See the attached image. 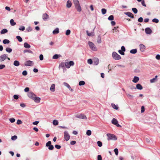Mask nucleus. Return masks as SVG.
<instances>
[{"mask_svg": "<svg viewBox=\"0 0 160 160\" xmlns=\"http://www.w3.org/2000/svg\"><path fill=\"white\" fill-rule=\"evenodd\" d=\"M63 84L65 86H66L68 88H70V86L67 83H66V82H64Z\"/></svg>", "mask_w": 160, "mask_h": 160, "instance_id": "49530a36", "label": "nucleus"}, {"mask_svg": "<svg viewBox=\"0 0 160 160\" xmlns=\"http://www.w3.org/2000/svg\"><path fill=\"white\" fill-rule=\"evenodd\" d=\"M22 122L21 120L18 119L17 121V124L19 125L20 124H21L22 123Z\"/></svg>", "mask_w": 160, "mask_h": 160, "instance_id": "680f3d73", "label": "nucleus"}, {"mask_svg": "<svg viewBox=\"0 0 160 160\" xmlns=\"http://www.w3.org/2000/svg\"><path fill=\"white\" fill-rule=\"evenodd\" d=\"M32 30V28L30 27H29L26 29L27 31L28 32H30Z\"/></svg>", "mask_w": 160, "mask_h": 160, "instance_id": "6e6d98bb", "label": "nucleus"}, {"mask_svg": "<svg viewBox=\"0 0 160 160\" xmlns=\"http://www.w3.org/2000/svg\"><path fill=\"white\" fill-rule=\"evenodd\" d=\"M107 135L108 137L107 139L108 140H116L117 139V137L113 134L108 133L107 134Z\"/></svg>", "mask_w": 160, "mask_h": 160, "instance_id": "f03ea898", "label": "nucleus"}, {"mask_svg": "<svg viewBox=\"0 0 160 160\" xmlns=\"http://www.w3.org/2000/svg\"><path fill=\"white\" fill-rule=\"evenodd\" d=\"M98 160H102V157L101 155H99L98 156Z\"/></svg>", "mask_w": 160, "mask_h": 160, "instance_id": "69168bd1", "label": "nucleus"}, {"mask_svg": "<svg viewBox=\"0 0 160 160\" xmlns=\"http://www.w3.org/2000/svg\"><path fill=\"white\" fill-rule=\"evenodd\" d=\"M102 11V14H105L107 12L106 9H104V8H102L101 10Z\"/></svg>", "mask_w": 160, "mask_h": 160, "instance_id": "a19ab883", "label": "nucleus"}, {"mask_svg": "<svg viewBox=\"0 0 160 160\" xmlns=\"http://www.w3.org/2000/svg\"><path fill=\"white\" fill-rule=\"evenodd\" d=\"M39 59L40 60H42L43 59V56L42 54H40L39 56Z\"/></svg>", "mask_w": 160, "mask_h": 160, "instance_id": "338daca9", "label": "nucleus"}, {"mask_svg": "<svg viewBox=\"0 0 160 160\" xmlns=\"http://www.w3.org/2000/svg\"><path fill=\"white\" fill-rule=\"evenodd\" d=\"M86 32L87 35L88 36H93L94 35V32H92L90 33L88 31H86Z\"/></svg>", "mask_w": 160, "mask_h": 160, "instance_id": "5701e85b", "label": "nucleus"}, {"mask_svg": "<svg viewBox=\"0 0 160 160\" xmlns=\"http://www.w3.org/2000/svg\"><path fill=\"white\" fill-rule=\"evenodd\" d=\"M139 80V78L136 76H135L134 78L132 80V82L134 83H137Z\"/></svg>", "mask_w": 160, "mask_h": 160, "instance_id": "6ab92c4d", "label": "nucleus"}, {"mask_svg": "<svg viewBox=\"0 0 160 160\" xmlns=\"http://www.w3.org/2000/svg\"><path fill=\"white\" fill-rule=\"evenodd\" d=\"M97 143L98 146L99 147H101L102 146V142L100 141H98Z\"/></svg>", "mask_w": 160, "mask_h": 160, "instance_id": "09e8293b", "label": "nucleus"}, {"mask_svg": "<svg viewBox=\"0 0 160 160\" xmlns=\"http://www.w3.org/2000/svg\"><path fill=\"white\" fill-rule=\"evenodd\" d=\"M71 2L69 0H68L67 2L66 6L68 8H70L72 6Z\"/></svg>", "mask_w": 160, "mask_h": 160, "instance_id": "a211bd4d", "label": "nucleus"}, {"mask_svg": "<svg viewBox=\"0 0 160 160\" xmlns=\"http://www.w3.org/2000/svg\"><path fill=\"white\" fill-rule=\"evenodd\" d=\"M10 24L12 26H13L16 24V23L14 22L13 19H11L10 21Z\"/></svg>", "mask_w": 160, "mask_h": 160, "instance_id": "cd10ccee", "label": "nucleus"}, {"mask_svg": "<svg viewBox=\"0 0 160 160\" xmlns=\"http://www.w3.org/2000/svg\"><path fill=\"white\" fill-rule=\"evenodd\" d=\"M51 142L50 141H48L46 144V147H49L48 149L50 150H52L54 148V147L52 145H51Z\"/></svg>", "mask_w": 160, "mask_h": 160, "instance_id": "1a4fd4ad", "label": "nucleus"}, {"mask_svg": "<svg viewBox=\"0 0 160 160\" xmlns=\"http://www.w3.org/2000/svg\"><path fill=\"white\" fill-rule=\"evenodd\" d=\"M27 52H28L29 53H33V52H32L31 51V50H27V49H26V50H24V51H23V52L24 53H25Z\"/></svg>", "mask_w": 160, "mask_h": 160, "instance_id": "2f4dec72", "label": "nucleus"}, {"mask_svg": "<svg viewBox=\"0 0 160 160\" xmlns=\"http://www.w3.org/2000/svg\"><path fill=\"white\" fill-rule=\"evenodd\" d=\"M22 74L24 76H26L27 74V72L26 71H24L22 72Z\"/></svg>", "mask_w": 160, "mask_h": 160, "instance_id": "0e129e2a", "label": "nucleus"}, {"mask_svg": "<svg viewBox=\"0 0 160 160\" xmlns=\"http://www.w3.org/2000/svg\"><path fill=\"white\" fill-rule=\"evenodd\" d=\"M3 42L4 44H8L10 42V41L8 40L5 39L3 40Z\"/></svg>", "mask_w": 160, "mask_h": 160, "instance_id": "72a5a7b5", "label": "nucleus"}, {"mask_svg": "<svg viewBox=\"0 0 160 160\" xmlns=\"http://www.w3.org/2000/svg\"><path fill=\"white\" fill-rule=\"evenodd\" d=\"M40 100L41 98H40L37 97V96H35V98H34L33 99V100L34 102L37 103L40 102Z\"/></svg>", "mask_w": 160, "mask_h": 160, "instance_id": "2eb2a0df", "label": "nucleus"}, {"mask_svg": "<svg viewBox=\"0 0 160 160\" xmlns=\"http://www.w3.org/2000/svg\"><path fill=\"white\" fill-rule=\"evenodd\" d=\"M132 10L134 13L136 14L138 12L137 9L136 8H132Z\"/></svg>", "mask_w": 160, "mask_h": 160, "instance_id": "de8ad7c7", "label": "nucleus"}, {"mask_svg": "<svg viewBox=\"0 0 160 160\" xmlns=\"http://www.w3.org/2000/svg\"><path fill=\"white\" fill-rule=\"evenodd\" d=\"M117 28H118V27L117 28L115 27L114 28L112 29L113 32H119V31L118 29H117Z\"/></svg>", "mask_w": 160, "mask_h": 160, "instance_id": "37998d69", "label": "nucleus"}, {"mask_svg": "<svg viewBox=\"0 0 160 160\" xmlns=\"http://www.w3.org/2000/svg\"><path fill=\"white\" fill-rule=\"evenodd\" d=\"M70 32H71V31L70 30H67V31H66V35H69L70 33Z\"/></svg>", "mask_w": 160, "mask_h": 160, "instance_id": "603ef678", "label": "nucleus"}, {"mask_svg": "<svg viewBox=\"0 0 160 160\" xmlns=\"http://www.w3.org/2000/svg\"><path fill=\"white\" fill-rule=\"evenodd\" d=\"M25 28L23 26H22L20 27L19 28V29L20 31H23L25 30Z\"/></svg>", "mask_w": 160, "mask_h": 160, "instance_id": "8fccbe9b", "label": "nucleus"}, {"mask_svg": "<svg viewBox=\"0 0 160 160\" xmlns=\"http://www.w3.org/2000/svg\"><path fill=\"white\" fill-rule=\"evenodd\" d=\"M108 20L110 21H112L113 20L114 17L113 15H111L108 18Z\"/></svg>", "mask_w": 160, "mask_h": 160, "instance_id": "ea45409f", "label": "nucleus"}, {"mask_svg": "<svg viewBox=\"0 0 160 160\" xmlns=\"http://www.w3.org/2000/svg\"><path fill=\"white\" fill-rule=\"evenodd\" d=\"M118 52L120 54L122 55H124V52L123 51H122L121 50H118Z\"/></svg>", "mask_w": 160, "mask_h": 160, "instance_id": "13d9d810", "label": "nucleus"}, {"mask_svg": "<svg viewBox=\"0 0 160 160\" xmlns=\"http://www.w3.org/2000/svg\"><path fill=\"white\" fill-rule=\"evenodd\" d=\"M16 38L19 42H21L22 41V38L20 36H16Z\"/></svg>", "mask_w": 160, "mask_h": 160, "instance_id": "c9c22d12", "label": "nucleus"}, {"mask_svg": "<svg viewBox=\"0 0 160 160\" xmlns=\"http://www.w3.org/2000/svg\"><path fill=\"white\" fill-rule=\"evenodd\" d=\"M59 32V28H56L52 32V33L53 34H55L58 33Z\"/></svg>", "mask_w": 160, "mask_h": 160, "instance_id": "aec40b11", "label": "nucleus"}, {"mask_svg": "<svg viewBox=\"0 0 160 160\" xmlns=\"http://www.w3.org/2000/svg\"><path fill=\"white\" fill-rule=\"evenodd\" d=\"M114 151L115 152V154L116 155H117L118 153V149L117 148H115L114 149Z\"/></svg>", "mask_w": 160, "mask_h": 160, "instance_id": "864d4df0", "label": "nucleus"}, {"mask_svg": "<svg viewBox=\"0 0 160 160\" xmlns=\"http://www.w3.org/2000/svg\"><path fill=\"white\" fill-rule=\"evenodd\" d=\"M5 67V66L4 64L0 65V69H3Z\"/></svg>", "mask_w": 160, "mask_h": 160, "instance_id": "052dcab7", "label": "nucleus"}, {"mask_svg": "<svg viewBox=\"0 0 160 160\" xmlns=\"http://www.w3.org/2000/svg\"><path fill=\"white\" fill-rule=\"evenodd\" d=\"M34 64V63L32 61L30 60L27 61L25 62L24 63V65L26 66H32Z\"/></svg>", "mask_w": 160, "mask_h": 160, "instance_id": "f8f14e48", "label": "nucleus"}, {"mask_svg": "<svg viewBox=\"0 0 160 160\" xmlns=\"http://www.w3.org/2000/svg\"><path fill=\"white\" fill-rule=\"evenodd\" d=\"M156 80H155V79L153 78L150 79V82L151 83H154L155 82Z\"/></svg>", "mask_w": 160, "mask_h": 160, "instance_id": "bf43d9fd", "label": "nucleus"}, {"mask_svg": "<svg viewBox=\"0 0 160 160\" xmlns=\"http://www.w3.org/2000/svg\"><path fill=\"white\" fill-rule=\"evenodd\" d=\"M141 109V113H143L145 111V107L144 106H142Z\"/></svg>", "mask_w": 160, "mask_h": 160, "instance_id": "79ce46f5", "label": "nucleus"}, {"mask_svg": "<svg viewBox=\"0 0 160 160\" xmlns=\"http://www.w3.org/2000/svg\"><path fill=\"white\" fill-rule=\"evenodd\" d=\"M17 138V136L16 135L13 136L11 137V139L12 140H15Z\"/></svg>", "mask_w": 160, "mask_h": 160, "instance_id": "3c124183", "label": "nucleus"}, {"mask_svg": "<svg viewBox=\"0 0 160 160\" xmlns=\"http://www.w3.org/2000/svg\"><path fill=\"white\" fill-rule=\"evenodd\" d=\"M137 52V49H132L130 51V52L132 54H135Z\"/></svg>", "mask_w": 160, "mask_h": 160, "instance_id": "c85d7f7f", "label": "nucleus"}, {"mask_svg": "<svg viewBox=\"0 0 160 160\" xmlns=\"http://www.w3.org/2000/svg\"><path fill=\"white\" fill-rule=\"evenodd\" d=\"M64 138L66 141H68L70 138V136L68 134V131H66L64 132Z\"/></svg>", "mask_w": 160, "mask_h": 160, "instance_id": "6e6552de", "label": "nucleus"}, {"mask_svg": "<svg viewBox=\"0 0 160 160\" xmlns=\"http://www.w3.org/2000/svg\"><path fill=\"white\" fill-rule=\"evenodd\" d=\"M29 88L28 87H27V88H25V89H24V91L25 92H28L29 91Z\"/></svg>", "mask_w": 160, "mask_h": 160, "instance_id": "774afa93", "label": "nucleus"}, {"mask_svg": "<svg viewBox=\"0 0 160 160\" xmlns=\"http://www.w3.org/2000/svg\"><path fill=\"white\" fill-rule=\"evenodd\" d=\"M6 50L7 52L10 53L12 52V50L10 48H6Z\"/></svg>", "mask_w": 160, "mask_h": 160, "instance_id": "e433bc0d", "label": "nucleus"}, {"mask_svg": "<svg viewBox=\"0 0 160 160\" xmlns=\"http://www.w3.org/2000/svg\"><path fill=\"white\" fill-rule=\"evenodd\" d=\"M88 64H92V60L91 59H88Z\"/></svg>", "mask_w": 160, "mask_h": 160, "instance_id": "5fc2aeb1", "label": "nucleus"}, {"mask_svg": "<svg viewBox=\"0 0 160 160\" xmlns=\"http://www.w3.org/2000/svg\"><path fill=\"white\" fill-rule=\"evenodd\" d=\"M65 63L62 62L60 64L59 68H65Z\"/></svg>", "mask_w": 160, "mask_h": 160, "instance_id": "4be33fe9", "label": "nucleus"}, {"mask_svg": "<svg viewBox=\"0 0 160 160\" xmlns=\"http://www.w3.org/2000/svg\"><path fill=\"white\" fill-rule=\"evenodd\" d=\"M42 19L45 21H47L49 18V16L47 13H44L42 15Z\"/></svg>", "mask_w": 160, "mask_h": 160, "instance_id": "4468645a", "label": "nucleus"}, {"mask_svg": "<svg viewBox=\"0 0 160 160\" xmlns=\"http://www.w3.org/2000/svg\"><path fill=\"white\" fill-rule=\"evenodd\" d=\"M75 117L77 118L82 119H87L86 116L83 114H78L75 115Z\"/></svg>", "mask_w": 160, "mask_h": 160, "instance_id": "39448f33", "label": "nucleus"}, {"mask_svg": "<svg viewBox=\"0 0 160 160\" xmlns=\"http://www.w3.org/2000/svg\"><path fill=\"white\" fill-rule=\"evenodd\" d=\"M8 31V30L7 29H3L1 30V34H4L7 33Z\"/></svg>", "mask_w": 160, "mask_h": 160, "instance_id": "c756f323", "label": "nucleus"}, {"mask_svg": "<svg viewBox=\"0 0 160 160\" xmlns=\"http://www.w3.org/2000/svg\"><path fill=\"white\" fill-rule=\"evenodd\" d=\"M74 64V62L72 61H70L69 62H65V67L69 68L71 66H72Z\"/></svg>", "mask_w": 160, "mask_h": 160, "instance_id": "423d86ee", "label": "nucleus"}, {"mask_svg": "<svg viewBox=\"0 0 160 160\" xmlns=\"http://www.w3.org/2000/svg\"><path fill=\"white\" fill-rule=\"evenodd\" d=\"M112 57L115 60H118L121 58V56L115 52H113L112 53Z\"/></svg>", "mask_w": 160, "mask_h": 160, "instance_id": "7ed1b4c3", "label": "nucleus"}, {"mask_svg": "<svg viewBox=\"0 0 160 160\" xmlns=\"http://www.w3.org/2000/svg\"><path fill=\"white\" fill-rule=\"evenodd\" d=\"M55 85L54 84H52L50 88V90L52 92H54L55 91Z\"/></svg>", "mask_w": 160, "mask_h": 160, "instance_id": "dca6fc26", "label": "nucleus"}, {"mask_svg": "<svg viewBox=\"0 0 160 160\" xmlns=\"http://www.w3.org/2000/svg\"><path fill=\"white\" fill-rule=\"evenodd\" d=\"M156 58L158 60H159L160 59V55L159 54H157L156 56Z\"/></svg>", "mask_w": 160, "mask_h": 160, "instance_id": "e2e57ef3", "label": "nucleus"}, {"mask_svg": "<svg viewBox=\"0 0 160 160\" xmlns=\"http://www.w3.org/2000/svg\"><path fill=\"white\" fill-rule=\"evenodd\" d=\"M111 106L113 108L116 110H118V105H116L113 103L111 104Z\"/></svg>", "mask_w": 160, "mask_h": 160, "instance_id": "a878e982", "label": "nucleus"}, {"mask_svg": "<svg viewBox=\"0 0 160 160\" xmlns=\"http://www.w3.org/2000/svg\"><path fill=\"white\" fill-rule=\"evenodd\" d=\"M85 84V82L83 81H81L79 82V85L80 86L83 85Z\"/></svg>", "mask_w": 160, "mask_h": 160, "instance_id": "58836bf2", "label": "nucleus"}, {"mask_svg": "<svg viewBox=\"0 0 160 160\" xmlns=\"http://www.w3.org/2000/svg\"><path fill=\"white\" fill-rule=\"evenodd\" d=\"M13 65L16 66H18L20 65V63L18 61L15 60L14 62Z\"/></svg>", "mask_w": 160, "mask_h": 160, "instance_id": "393cba45", "label": "nucleus"}, {"mask_svg": "<svg viewBox=\"0 0 160 160\" xmlns=\"http://www.w3.org/2000/svg\"><path fill=\"white\" fill-rule=\"evenodd\" d=\"M145 46L143 44H141V52H144L145 49Z\"/></svg>", "mask_w": 160, "mask_h": 160, "instance_id": "b1692460", "label": "nucleus"}, {"mask_svg": "<svg viewBox=\"0 0 160 160\" xmlns=\"http://www.w3.org/2000/svg\"><path fill=\"white\" fill-rule=\"evenodd\" d=\"M27 95L29 98L32 100L35 98V96H36V95L32 92H28L27 94Z\"/></svg>", "mask_w": 160, "mask_h": 160, "instance_id": "0eeeda50", "label": "nucleus"}, {"mask_svg": "<svg viewBox=\"0 0 160 160\" xmlns=\"http://www.w3.org/2000/svg\"><path fill=\"white\" fill-rule=\"evenodd\" d=\"M125 14L127 15H128V16L129 17L133 18H134L133 15L130 12H126L125 13Z\"/></svg>", "mask_w": 160, "mask_h": 160, "instance_id": "f3484780", "label": "nucleus"}, {"mask_svg": "<svg viewBox=\"0 0 160 160\" xmlns=\"http://www.w3.org/2000/svg\"><path fill=\"white\" fill-rule=\"evenodd\" d=\"M99 59L98 58L95 59L93 62L94 65H97L99 63Z\"/></svg>", "mask_w": 160, "mask_h": 160, "instance_id": "bb28decb", "label": "nucleus"}, {"mask_svg": "<svg viewBox=\"0 0 160 160\" xmlns=\"http://www.w3.org/2000/svg\"><path fill=\"white\" fill-rule=\"evenodd\" d=\"M91 131L90 130H88L86 132V134L88 136H90L91 134Z\"/></svg>", "mask_w": 160, "mask_h": 160, "instance_id": "c03bdc74", "label": "nucleus"}, {"mask_svg": "<svg viewBox=\"0 0 160 160\" xmlns=\"http://www.w3.org/2000/svg\"><path fill=\"white\" fill-rule=\"evenodd\" d=\"M145 32L147 34H150L152 32V30L150 28H147L145 29Z\"/></svg>", "mask_w": 160, "mask_h": 160, "instance_id": "ddd939ff", "label": "nucleus"}, {"mask_svg": "<svg viewBox=\"0 0 160 160\" xmlns=\"http://www.w3.org/2000/svg\"><path fill=\"white\" fill-rule=\"evenodd\" d=\"M53 124L54 125H57L58 124V122L57 120H54L52 122Z\"/></svg>", "mask_w": 160, "mask_h": 160, "instance_id": "f704fd0d", "label": "nucleus"}, {"mask_svg": "<svg viewBox=\"0 0 160 160\" xmlns=\"http://www.w3.org/2000/svg\"><path fill=\"white\" fill-rule=\"evenodd\" d=\"M88 44L92 50L94 51H96L97 50L96 47L95 46L94 43L90 41L88 42Z\"/></svg>", "mask_w": 160, "mask_h": 160, "instance_id": "20e7f679", "label": "nucleus"}, {"mask_svg": "<svg viewBox=\"0 0 160 160\" xmlns=\"http://www.w3.org/2000/svg\"><path fill=\"white\" fill-rule=\"evenodd\" d=\"M60 55H58L57 54H55L52 57V58L53 59H58L59 56H60Z\"/></svg>", "mask_w": 160, "mask_h": 160, "instance_id": "7c9ffc66", "label": "nucleus"}, {"mask_svg": "<svg viewBox=\"0 0 160 160\" xmlns=\"http://www.w3.org/2000/svg\"><path fill=\"white\" fill-rule=\"evenodd\" d=\"M141 3L143 6L146 7V5L145 3L144 0H141Z\"/></svg>", "mask_w": 160, "mask_h": 160, "instance_id": "473e14b6", "label": "nucleus"}, {"mask_svg": "<svg viewBox=\"0 0 160 160\" xmlns=\"http://www.w3.org/2000/svg\"><path fill=\"white\" fill-rule=\"evenodd\" d=\"M152 22H153L158 23L159 22V20L157 18H154L152 19Z\"/></svg>", "mask_w": 160, "mask_h": 160, "instance_id": "4c0bfd02", "label": "nucleus"}, {"mask_svg": "<svg viewBox=\"0 0 160 160\" xmlns=\"http://www.w3.org/2000/svg\"><path fill=\"white\" fill-rule=\"evenodd\" d=\"M8 55L7 54H4L1 55L0 56V62L4 61L7 58Z\"/></svg>", "mask_w": 160, "mask_h": 160, "instance_id": "9b49d317", "label": "nucleus"}, {"mask_svg": "<svg viewBox=\"0 0 160 160\" xmlns=\"http://www.w3.org/2000/svg\"><path fill=\"white\" fill-rule=\"evenodd\" d=\"M102 42L101 38V37L98 36L97 40V42L98 43H100Z\"/></svg>", "mask_w": 160, "mask_h": 160, "instance_id": "a18cd8bd", "label": "nucleus"}, {"mask_svg": "<svg viewBox=\"0 0 160 160\" xmlns=\"http://www.w3.org/2000/svg\"><path fill=\"white\" fill-rule=\"evenodd\" d=\"M24 47L26 48H30V45L27 42H25L24 43Z\"/></svg>", "mask_w": 160, "mask_h": 160, "instance_id": "412c9836", "label": "nucleus"}, {"mask_svg": "<svg viewBox=\"0 0 160 160\" xmlns=\"http://www.w3.org/2000/svg\"><path fill=\"white\" fill-rule=\"evenodd\" d=\"M112 123L113 124L115 125L118 127H121V125L118 123V121L115 118H113L112 120Z\"/></svg>", "mask_w": 160, "mask_h": 160, "instance_id": "9d476101", "label": "nucleus"}, {"mask_svg": "<svg viewBox=\"0 0 160 160\" xmlns=\"http://www.w3.org/2000/svg\"><path fill=\"white\" fill-rule=\"evenodd\" d=\"M73 2L75 7L77 11L79 12H81L82 10V8L78 0H73Z\"/></svg>", "mask_w": 160, "mask_h": 160, "instance_id": "f257e3e1", "label": "nucleus"}, {"mask_svg": "<svg viewBox=\"0 0 160 160\" xmlns=\"http://www.w3.org/2000/svg\"><path fill=\"white\" fill-rule=\"evenodd\" d=\"M9 121L13 123L15 121V119L13 118H11L9 119Z\"/></svg>", "mask_w": 160, "mask_h": 160, "instance_id": "4d7b16f0", "label": "nucleus"}]
</instances>
